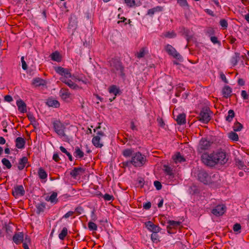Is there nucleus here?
I'll list each match as a JSON object with an SVG mask.
<instances>
[{
  "mask_svg": "<svg viewBox=\"0 0 249 249\" xmlns=\"http://www.w3.org/2000/svg\"><path fill=\"white\" fill-rule=\"evenodd\" d=\"M201 158L202 162L209 167H213L218 164H224L228 160L226 153L223 151L213 152L210 154L205 152L202 154Z\"/></svg>",
  "mask_w": 249,
  "mask_h": 249,
  "instance_id": "1",
  "label": "nucleus"
},
{
  "mask_svg": "<svg viewBox=\"0 0 249 249\" xmlns=\"http://www.w3.org/2000/svg\"><path fill=\"white\" fill-rule=\"evenodd\" d=\"M198 180L204 184L215 183L217 182L219 176L218 173L209 174L204 170H200L197 174Z\"/></svg>",
  "mask_w": 249,
  "mask_h": 249,
  "instance_id": "2",
  "label": "nucleus"
},
{
  "mask_svg": "<svg viewBox=\"0 0 249 249\" xmlns=\"http://www.w3.org/2000/svg\"><path fill=\"white\" fill-rule=\"evenodd\" d=\"M53 128L54 132L60 137L63 138L65 142H69L70 138L65 133V125L59 120H55L52 122Z\"/></svg>",
  "mask_w": 249,
  "mask_h": 249,
  "instance_id": "3",
  "label": "nucleus"
},
{
  "mask_svg": "<svg viewBox=\"0 0 249 249\" xmlns=\"http://www.w3.org/2000/svg\"><path fill=\"white\" fill-rule=\"evenodd\" d=\"M109 64L111 72L115 73H118L122 77H124L125 76L124 67L120 61L117 59H112L109 61Z\"/></svg>",
  "mask_w": 249,
  "mask_h": 249,
  "instance_id": "4",
  "label": "nucleus"
},
{
  "mask_svg": "<svg viewBox=\"0 0 249 249\" xmlns=\"http://www.w3.org/2000/svg\"><path fill=\"white\" fill-rule=\"evenodd\" d=\"M131 159L132 165L136 167H140L143 166L146 161L145 156L142 155L140 152L134 153Z\"/></svg>",
  "mask_w": 249,
  "mask_h": 249,
  "instance_id": "5",
  "label": "nucleus"
},
{
  "mask_svg": "<svg viewBox=\"0 0 249 249\" xmlns=\"http://www.w3.org/2000/svg\"><path fill=\"white\" fill-rule=\"evenodd\" d=\"M212 143L213 142L208 140V138H201L197 146V152L202 153L204 151L209 149Z\"/></svg>",
  "mask_w": 249,
  "mask_h": 249,
  "instance_id": "6",
  "label": "nucleus"
},
{
  "mask_svg": "<svg viewBox=\"0 0 249 249\" xmlns=\"http://www.w3.org/2000/svg\"><path fill=\"white\" fill-rule=\"evenodd\" d=\"M211 111L209 108H203L199 116L197 117L199 120L204 123H208L211 120Z\"/></svg>",
  "mask_w": 249,
  "mask_h": 249,
  "instance_id": "7",
  "label": "nucleus"
},
{
  "mask_svg": "<svg viewBox=\"0 0 249 249\" xmlns=\"http://www.w3.org/2000/svg\"><path fill=\"white\" fill-rule=\"evenodd\" d=\"M97 135L94 136L92 140V142L94 146L96 147L101 148L103 146V144L100 142L101 137L104 136L105 133L102 131L97 132Z\"/></svg>",
  "mask_w": 249,
  "mask_h": 249,
  "instance_id": "8",
  "label": "nucleus"
},
{
  "mask_svg": "<svg viewBox=\"0 0 249 249\" xmlns=\"http://www.w3.org/2000/svg\"><path fill=\"white\" fill-rule=\"evenodd\" d=\"M54 70L57 73L63 76V77H65V78L72 77V75L69 69L59 66L54 67Z\"/></svg>",
  "mask_w": 249,
  "mask_h": 249,
  "instance_id": "9",
  "label": "nucleus"
},
{
  "mask_svg": "<svg viewBox=\"0 0 249 249\" xmlns=\"http://www.w3.org/2000/svg\"><path fill=\"white\" fill-rule=\"evenodd\" d=\"M165 50L169 55L172 56L174 58L177 59L180 58L181 55L172 45L167 44L165 47Z\"/></svg>",
  "mask_w": 249,
  "mask_h": 249,
  "instance_id": "10",
  "label": "nucleus"
},
{
  "mask_svg": "<svg viewBox=\"0 0 249 249\" xmlns=\"http://www.w3.org/2000/svg\"><path fill=\"white\" fill-rule=\"evenodd\" d=\"M25 190L22 185L15 186L12 190V195L15 198L23 196L25 195Z\"/></svg>",
  "mask_w": 249,
  "mask_h": 249,
  "instance_id": "11",
  "label": "nucleus"
},
{
  "mask_svg": "<svg viewBox=\"0 0 249 249\" xmlns=\"http://www.w3.org/2000/svg\"><path fill=\"white\" fill-rule=\"evenodd\" d=\"M226 211V207L223 205H219L213 208L212 213L215 216H218L223 215Z\"/></svg>",
  "mask_w": 249,
  "mask_h": 249,
  "instance_id": "12",
  "label": "nucleus"
},
{
  "mask_svg": "<svg viewBox=\"0 0 249 249\" xmlns=\"http://www.w3.org/2000/svg\"><path fill=\"white\" fill-rule=\"evenodd\" d=\"M145 225L149 231L153 232H159L161 229L160 227L155 225L150 221L145 222Z\"/></svg>",
  "mask_w": 249,
  "mask_h": 249,
  "instance_id": "13",
  "label": "nucleus"
},
{
  "mask_svg": "<svg viewBox=\"0 0 249 249\" xmlns=\"http://www.w3.org/2000/svg\"><path fill=\"white\" fill-rule=\"evenodd\" d=\"M108 91L110 93L113 94L115 95L113 98H110L109 99L110 102L113 101L116 98V96L117 95H120L121 93L119 88L116 85L110 86L108 88Z\"/></svg>",
  "mask_w": 249,
  "mask_h": 249,
  "instance_id": "14",
  "label": "nucleus"
},
{
  "mask_svg": "<svg viewBox=\"0 0 249 249\" xmlns=\"http://www.w3.org/2000/svg\"><path fill=\"white\" fill-rule=\"evenodd\" d=\"M13 242L17 245L23 242L24 240V233L23 232L16 233L13 237Z\"/></svg>",
  "mask_w": 249,
  "mask_h": 249,
  "instance_id": "15",
  "label": "nucleus"
},
{
  "mask_svg": "<svg viewBox=\"0 0 249 249\" xmlns=\"http://www.w3.org/2000/svg\"><path fill=\"white\" fill-rule=\"evenodd\" d=\"M60 80L71 89H76L79 88L77 84L73 82L71 80H67L65 77H61Z\"/></svg>",
  "mask_w": 249,
  "mask_h": 249,
  "instance_id": "16",
  "label": "nucleus"
},
{
  "mask_svg": "<svg viewBox=\"0 0 249 249\" xmlns=\"http://www.w3.org/2000/svg\"><path fill=\"white\" fill-rule=\"evenodd\" d=\"M86 169L81 168V167H74L70 172V175L73 178H76L80 175V173H84L85 172Z\"/></svg>",
  "mask_w": 249,
  "mask_h": 249,
  "instance_id": "17",
  "label": "nucleus"
},
{
  "mask_svg": "<svg viewBox=\"0 0 249 249\" xmlns=\"http://www.w3.org/2000/svg\"><path fill=\"white\" fill-rule=\"evenodd\" d=\"M163 7L160 6H157L152 8L148 10L146 15L149 16L151 17H153L154 15L156 13L160 12L163 11Z\"/></svg>",
  "mask_w": 249,
  "mask_h": 249,
  "instance_id": "18",
  "label": "nucleus"
},
{
  "mask_svg": "<svg viewBox=\"0 0 249 249\" xmlns=\"http://www.w3.org/2000/svg\"><path fill=\"white\" fill-rule=\"evenodd\" d=\"M16 103L18 107V110L21 113H25L27 112L26 105L21 99L17 100Z\"/></svg>",
  "mask_w": 249,
  "mask_h": 249,
  "instance_id": "19",
  "label": "nucleus"
},
{
  "mask_svg": "<svg viewBox=\"0 0 249 249\" xmlns=\"http://www.w3.org/2000/svg\"><path fill=\"white\" fill-rule=\"evenodd\" d=\"M16 146L18 149H22L24 148L26 141L25 139L22 137H18L15 140Z\"/></svg>",
  "mask_w": 249,
  "mask_h": 249,
  "instance_id": "20",
  "label": "nucleus"
},
{
  "mask_svg": "<svg viewBox=\"0 0 249 249\" xmlns=\"http://www.w3.org/2000/svg\"><path fill=\"white\" fill-rule=\"evenodd\" d=\"M46 84V81L43 79L39 77H36L33 79L32 84L35 87H39L40 86H44Z\"/></svg>",
  "mask_w": 249,
  "mask_h": 249,
  "instance_id": "21",
  "label": "nucleus"
},
{
  "mask_svg": "<svg viewBox=\"0 0 249 249\" xmlns=\"http://www.w3.org/2000/svg\"><path fill=\"white\" fill-rule=\"evenodd\" d=\"M71 93L69 89L65 88H62L59 91V95L63 100H66L70 97Z\"/></svg>",
  "mask_w": 249,
  "mask_h": 249,
  "instance_id": "22",
  "label": "nucleus"
},
{
  "mask_svg": "<svg viewBox=\"0 0 249 249\" xmlns=\"http://www.w3.org/2000/svg\"><path fill=\"white\" fill-rule=\"evenodd\" d=\"M27 162L28 159L26 157H23L22 158L20 159L18 163V169L19 170H22L25 167Z\"/></svg>",
  "mask_w": 249,
  "mask_h": 249,
  "instance_id": "23",
  "label": "nucleus"
},
{
  "mask_svg": "<svg viewBox=\"0 0 249 249\" xmlns=\"http://www.w3.org/2000/svg\"><path fill=\"white\" fill-rule=\"evenodd\" d=\"M222 92L223 96L226 98H228L231 96L232 89L230 86H225L223 87Z\"/></svg>",
  "mask_w": 249,
  "mask_h": 249,
  "instance_id": "24",
  "label": "nucleus"
},
{
  "mask_svg": "<svg viewBox=\"0 0 249 249\" xmlns=\"http://www.w3.org/2000/svg\"><path fill=\"white\" fill-rule=\"evenodd\" d=\"M46 203L44 202H42L38 203L36 205V213L39 214L41 213H43L46 209Z\"/></svg>",
  "mask_w": 249,
  "mask_h": 249,
  "instance_id": "25",
  "label": "nucleus"
},
{
  "mask_svg": "<svg viewBox=\"0 0 249 249\" xmlns=\"http://www.w3.org/2000/svg\"><path fill=\"white\" fill-rule=\"evenodd\" d=\"M57 196V193L56 192H53L50 196L46 197L45 200L51 202L52 203L56 204L58 201Z\"/></svg>",
  "mask_w": 249,
  "mask_h": 249,
  "instance_id": "26",
  "label": "nucleus"
},
{
  "mask_svg": "<svg viewBox=\"0 0 249 249\" xmlns=\"http://www.w3.org/2000/svg\"><path fill=\"white\" fill-rule=\"evenodd\" d=\"M176 121L179 125L185 124L186 123V115L184 113L179 114L178 115Z\"/></svg>",
  "mask_w": 249,
  "mask_h": 249,
  "instance_id": "27",
  "label": "nucleus"
},
{
  "mask_svg": "<svg viewBox=\"0 0 249 249\" xmlns=\"http://www.w3.org/2000/svg\"><path fill=\"white\" fill-rule=\"evenodd\" d=\"M46 104L48 106L51 107H58L60 106L59 102L53 99H49L47 100Z\"/></svg>",
  "mask_w": 249,
  "mask_h": 249,
  "instance_id": "28",
  "label": "nucleus"
},
{
  "mask_svg": "<svg viewBox=\"0 0 249 249\" xmlns=\"http://www.w3.org/2000/svg\"><path fill=\"white\" fill-rule=\"evenodd\" d=\"M51 58L52 60L59 62L61 61L62 58L61 56L59 53L57 51H55L51 55Z\"/></svg>",
  "mask_w": 249,
  "mask_h": 249,
  "instance_id": "29",
  "label": "nucleus"
},
{
  "mask_svg": "<svg viewBox=\"0 0 249 249\" xmlns=\"http://www.w3.org/2000/svg\"><path fill=\"white\" fill-rule=\"evenodd\" d=\"M167 223L168 224L167 227L177 229L180 226L181 222L169 220L167 221Z\"/></svg>",
  "mask_w": 249,
  "mask_h": 249,
  "instance_id": "30",
  "label": "nucleus"
},
{
  "mask_svg": "<svg viewBox=\"0 0 249 249\" xmlns=\"http://www.w3.org/2000/svg\"><path fill=\"white\" fill-rule=\"evenodd\" d=\"M240 53H235L234 55L232 56L231 62L233 66L237 65L240 58Z\"/></svg>",
  "mask_w": 249,
  "mask_h": 249,
  "instance_id": "31",
  "label": "nucleus"
},
{
  "mask_svg": "<svg viewBox=\"0 0 249 249\" xmlns=\"http://www.w3.org/2000/svg\"><path fill=\"white\" fill-rule=\"evenodd\" d=\"M27 117L31 122V124L34 126L35 128L36 127V125H38L35 117L34 116L33 113L28 112L27 114Z\"/></svg>",
  "mask_w": 249,
  "mask_h": 249,
  "instance_id": "32",
  "label": "nucleus"
},
{
  "mask_svg": "<svg viewBox=\"0 0 249 249\" xmlns=\"http://www.w3.org/2000/svg\"><path fill=\"white\" fill-rule=\"evenodd\" d=\"M173 160L176 163H181L186 160L183 156H181L180 153H178L174 157Z\"/></svg>",
  "mask_w": 249,
  "mask_h": 249,
  "instance_id": "33",
  "label": "nucleus"
},
{
  "mask_svg": "<svg viewBox=\"0 0 249 249\" xmlns=\"http://www.w3.org/2000/svg\"><path fill=\"white\" fill-rule=\"evenodd\" d=\"M84 152L78 147H76L74 152V156L78 159H81L84 157Z\"/></svg>",
  "mask_w": 249,
  "mask_h": 249,
  "instance_id": "34",
  "label": "nucleus"
},
{
  "mask_svg": "<svg viewBox=\"0 0 249 249\" xmlns=\"http://www.w3.org/2000/svg\"><path fill=\"white\" fill-rule=\"evenodd\" d=\"M235 165L239 169L245 170L247 168L244 162L238 159H235Z\"/></svg>",
  "mask_w": 249,
  "mask_h": 249,
  "instance_id": "35",
  "label": "nucleus"
},
{
  "mask_svg": "<svg viewBox=\"0 0 249 249\" xmlns=\"http://www.w3.org/2000/svg\"><path fill=\"white\" fill-rule=\"evenodd\" d=\"M178 4L184 9H189V5L187 0H177Z\"/></svg>",
  "mask_w": 249,
  "mask_h": 249,
  "instance_id": "36",
  "label": "nucleus"
},
{
  "mask_svg": "<svg viewBox=\"0 0 249 249\" xmlns=\"http://www.w3.org/2000/svg\"><path fill=\"white\" fill-rule=\"evenodd\" d=\"M38 175L39 178L41 179H45L47 178L46 172L41 167L39 168L38 169Z\"/></svg>",
  "mask_w": 249,
  "mask_h": 249,
  "instance_id": "37",
  "label": "nucleus"
},
{
  "mask_svg": "<svg viewBox=\"0 0 249 249\" xmlns=\"http://www.w3.org/2000/svg\"><path fill=\"white\" fill-rule=\"evenodd\" d=\"M163 170L164 172L168 175L170 176H174V173L173 172V170L171 167L167 165H163Z\"/></svg>",
  "mask_w": 249,
  "mask_h": 249,
  "instance_id": "38",
  "label": "nucleus"
},
{
  "mask_svg": "<svg viewBox=\"0 0 249 249\" xmlns=\"http://www.w3.org/2000/svg\"><path fill=\"white\" fill-rule=\"evenodd\" d=\"M134 151L132 149H125L123 151V155L124 157L127 158L132 157L133 155Z\"/></svg>",
  "mask_w": 249,
  "mask_h": 249,
  "instance_id": "39",
  "label": "nucleus"
},
{
  "mask_svg": "<svg viewBox=\"0 0 249 249\" xmlns=\"http://www.w3.org/2000/svg\"><path fill=\"white\" fill-rule=\"evenodd\" d=\"M234 116V111L232 109H230L228 111V115L226 117V120L229 122H231Z\"/></svg>",
  "mask_w": 249,
  "mask_h": 249,
  "instance_id": "40",
  "label": "nucleus"
},
{
  "mask_svg": "<svg viewBox=\"0 0 249 249\" xmlns=\"http://www.w3.org/2000/svg\"><path fill=\"white\" fill-rule=\"evenodd\" d=\"M68 233V230L66 227H64L61 231V232L59 234L58 237L60 239L64 240Z\"/></svg>",
  "mask_w": 249,
  "mask_h": 249,
  "instance_id": "41",
  "label": "nucleus"
},
{
  "mask_svg": "<svg viewBox=\"0 0 249 249\" xmlns=\"http://www.w3.org/2000/svg\"><path fill=\"white\" fill-rule=\"evenodd\" d=\"M59 149L60 150H61V151L62 152H63V153H65L69 158V159L70 161H72L73 160V158H72V156H71V155L70 154V152H69L67 149L64 147L63 146H61L60 147H59Z\"/></svg>",
  "mask_w": 249,
  "mask_h": 249,
  "instance_id": "42",
  "label": "nucleus"
},
{
  "mask_svg": "<svg viewBox=\"0 0 249 249\" xmlns=\"http://www.w3.org/2000/svg\"><path fill=\"white\" fill-rule=\"evenodd\" d=\"M232 128L234 131H239L243 128V125L239 122L236 121L234 123Z\"/></svg>",
  "mask_w": 249,
  "mask_h": 249,
  "instance_id": "43",
  "label": "nucleus"
},
{
  "mask_svg": "<svg viewBox=\"0 0 249 249\" xmlns=\"http://www.w3.org/2000/svg\"><path fill=\"white\" fill-rule=\"evenodd\" d=\"M229 138L233 141H235V142H237L239 140V137H238V135H237V133H236L235 132H231L229 133Z\"/></svg>",
  "mask_w": 249,
  "mask_h": 249,
  "instance_id": "44",
  "label": "nucleus"
},
{
  "mask_svg": "<svg viewBox=\"0 0 249 249\" xmlns=\"http://www.w3.org/2000/svg\"><path fill=\"white\" fill-rule=\"evenodd\" d=\"M31 242L30 238L28 236L26 235L24 239V241L23 242V247L24 249H29L28 244H30Z\"/></svg>",
  "mask_w": 249,
  "mask_h": 249,
  "instance_id": "45",
  "label": "nucleus"
},
{
  "mask_svg": "<svg viewBox=\"0 0 249 249\" xmlns=\"http://www.w3.org/2000/svg\"><path fill=\"white\" fill-rule=\"evenodd\" d=\"M88 228L91 231H96L97 230V225L93 222L89 221L88 224Z\"/></svg>",
  "mask_w": 249,
  "mask_h": 249,
  "instance_id": "46",
  "label": "nucleus"
},
{
  "mask_svg": "<svg viewBox=\"0 0 249 249\" xmlns=\"http://www.w3.org/2000/svg\"><path fill=\"white\" fill-rule=\"evenodd\" d=\"M1 162L3 165L5 166L7 169H9L11 168L12 164L8 159L3 158L2 159Z\"/></svg>",
  "mask_w": 249,
  "mask_h": 249,
  "instance_id": "47",
  "label": "nucleus"
},
{
  "mask_svg": "<svg viewBox=\"0 0 249 249\" xmlns=\"http://www.w3.org/2000/svg\"><path fill=\"white\" fill-rule=\"evenodd\" d=\"M164 36L167 38H174L177 35L175 33V32L172 31V32H167L165 33L164 35Z\"/></svg>",
  "mask_w": 249,
  "mask_h": 249,
  "instance_id": "48",
  "label": "nucleus"
},
{
  "mask_svg": "<svg viewBox=\"0 0 249 249\" xmlns=\"http://www.w3.org/2000/svg\"><path fill=\"white\" fill-rule=\"evenodd\" d=\"M241 229V225L239 223H236L233 225V230L235 232L240 233Z\"/></svg>",
  "mask_w": 249,
  "mask_h": 249,
  "instance_id": "49",
  "label": "nucleus"
},
{
  "mask_svg": "<svg viewBox=\"0 0 249 249\" xmlns=\"http://www.w3.org/2000/svg\"><path fill=\"white\" fill-rule=\"evenodd\" d=\"M145 55V50L144 48H142L140 50L139 52L137 53L136 56L138 58H141L144 57Z\"/></svg>",
  "mask_w": 249,
  "mask_h": 249,
  "instance_id": "50",
  "label": "nucleus"
},
{
  "mask_svg": "<svg viewBox=\"0 0 249 249\" xmlns=\"http://www.w3.org/2000/svg\"><path fill=\"white\" fill-rule=\"evenodd\" d=\"M103 198L104 199L105 201H110L114 200V197L112 195L106 194L104 196H103Z\"/></svg>",
  "mask_w": 249,
  "mask_h": 249,
  "instance_id": "51",
  "label": "nucleus"
},
{
  "mask_svg": "<svg viewBox=\"0 0 249 249\" xmlns=\"http://www.w3.org/2000/svg\"><path fill=\"white\" fill-rule=\"evenodd\" d=\"M219 23L221 26L224 28V29H227L228 27V24L227 21L225 19H221L220 20Z\"/></svg>",
  "mask_w": 249,
  "mask_h": 249,
  "instance_id": "52",
  "label": "nucleus"
},
{
  "mask_svg": "<svg viewBox=\"0 0 249 249\" xmlns=\"http://www.w3.org/2000/svg\"><path fill=\"white\" fill-rule=\"evenodd\" d=\"M211 41L214 44H217L219 45L221 44L220 42L218 40V38L217 37L214 36H211L210 37Z\"/></svg>",
  "mask_w": 249,
  "mask_h": 249,
  "instance_id": "53",
  "label": "nucleus"
},
{
  "mask_svg": "<svg viewBox=\"0 0 249 249\" xmlns=\"http://www.w3.org/2000/svg\"><path fill=\"white\" fill-rule=\"evenodd\" d=\"M122 167L124 168H125L126 167H130L131 165H132V162L131 160H127L125 161H123L122 163Z\"/></svg>",
  "mask_w": 249,
  "mask_h": 249,
  "instance_id": "54",
  "label": "nucleus"
},
{
  "mask_svg": "<svg viewBox=\"0 0 249 249\" xmlns=\"http://www.w3.org/2000/svg\"><path fill=\"white\" fill-rule=\"evenodd\" d=\"M241 95L243 99L245 100H248L249 98V95L246 90H242Z\"/></svg>",
  "mask_w": 249,
  "mask_h": 249,
  "instance_id": "55",
  "label": "nucleus"
},
{
  "mask_svg": "<svg viewBox=\"0 0 249 249\" xmlns=\"http://www.w3.org/2000/svg\"><path fill=\"white\" fill-rule=\"evenodd\" d=\"M154 185L156 188L157 190H160L162 188V185L161 183L157 180H156L154 182Z\"/></svg>",
  "mask_w": 249,
  "mask_h": 249,
  "instance_id": "56",
  "label": "nucleus"
},
{
  "mask_svg": "<svg viewBox=\"0 0 249 249\" xmlns=\"http://www.w3.org/2000/svg\"><path fill=\"white\" fill-rule=\"evenodd\" d=\"M158 232H153V233L151 235V240L153 242H157L158 240V235L157 234Z\"/></svg>",
  "mask_w": 249,
  "mask_h": 249,
  "instance_id": "57",
  "label": "nucleus"
},
{
  "mask_svg": "<svg viewBox=\"0 0 249 249\" xmlns=\"http://www.w3.org/2000/svg\"><path fill=\"white\" fill-rule=\"evenodd\" d=\"M21 61L22 63V68L24 70H26L27 69L28 66L27 65L24 60V57L22 56L21 58Z\"/></svg>",
  "mask_w": 249,
  "mask_h": 249,
  "instance_id": "58",
  "label": "nucleus"
},
{
  "mask_svg": "<svg viewBox=\"0 0 249 249\" xmlns=\"http://www.w3.org/2000/svg\"><path fill=\"white\" fill-rule=\"evenodd\" d=\"M12 229H13V227L11 225H10L9 224L5 225V230H6V232H7V233L10 234L11 233H12Z\"/></svg>",
  "mask_w": 249,
  "mask_h": 249,
  "instance_id": "59",
  "label": "nucleus"
},
{
  "mask_svg": "<svg viewBox=\"0 0 249 249\" xmlns=\"http://www.w3.org/2000/svg\"><path fill=\"white\" fill-rule=\"evenodd\" d=\"M124 2L129 7H132L135 4V0H124Z\"/></svg>",
  "mask_w": 249,
  "mask_h": 249,
  "instance_id": "60",
  "label": "nucleus"
},
{
  "mask_svg": "<svg viewBox=\"0 0 249 249\" xmlns=\"http://www.w3.org/2000/svg\"><path fill=\"white\" fill-rule=\"evenodd\" d=\"M206 34L211 36L214 34V30L212 27L208 28L206 31Z\"/></svg>",
  "mask_w": 249,
  "mask_h": 249,
  "instance_id": "61",
  "label": "nucleus"
},
{
  "mask_svg": "<svg viewBox=\"0 0 249 249\" xmlns=\"http://www.w3.org/2000/svg\"><path fill=\"white\" fill-rule=\"evenodd\" d=\"M74 213V212L69 211L65 215H63V218H68L70 216H72Z\"/></svg>",
  "mask_w": 249,
  "mask_h": 249,
  "instance_id": "62",
  "label": "nucleus"
},
{
  "mask_svg": "<svg viewBox=\"0 0 249 249\" xmlns=\"http://www.w3.org/2000/svg\"><path fill=\"white\" fill-rule=\"evenodd\" d=\"M53 159L56 162H58L60 160L58 153H54L53 157Z\"/></svg>",
  "mask_w": 249,
  "mask_h": 249,
  "instance_id": "63",
  "label": "nucleus"
},
{
  "mask_svg": "<svg viewBox=\"0 0 249 249\" xmlns=\"http://www.w3.org/2000/svg\"><path fill=\"white\" fill-rule=\"evenodd\" d=\"M4 100L8 102H11L13 101L12 97L10 95H6L4 96Z\"/></svg>",
  "mask_w": 249,
  "mask_h": 249,
  "instance_id": "64",
  "label": "nucleus"
}]
</instances>
